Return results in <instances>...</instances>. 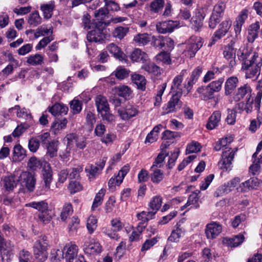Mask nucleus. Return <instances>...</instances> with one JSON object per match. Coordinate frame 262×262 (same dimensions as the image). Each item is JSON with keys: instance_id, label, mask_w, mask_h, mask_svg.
Masks as SVG:
<instances>
[{"instance_id": "nucleus-19", "label": "nucleus", "mask_w": 262, "mask_h": 262, "mask_svg": "<svg viewBox=\"0 0 262 262\" xmlns=\"http://www.w3.org/2000/svg\"><path fill=\"white\" fill-rule=\"evenodd\" d=\"M118 113L123 120H128L136 116L138 111L133 105L128 104L124 109H119Z\"/></svg>"}, {"instance_id": "nucleus-36", "label": "nucleus", "mask_w": 262, "mask_h": 262, "mask_svg": "<svg viewBox=\"0 0 262 262\" xmlns=\"http://www.w3.org/2000/svg\"><path fill=\"white\" fill-rule=\"evenodd\" d=\"M54 8L55 5L53 2L41 5L40 9L43 12V17L45 19H49L52 17Z\"/></svg>"}, {"instance_id": "nucleus-12", "label": "nucleus", "mask_w": 262, "mask_h": 262, "mask_svg": "<svg viewBox=\"0 0 262 262\" xmlns=\"http://www.w3.org/2000/svg\"><path fill=\"white\" fill-rule=\"evenodd\" d=\"M63 252L66 251L64 258L66 262H73L76 257L78 251V246L72 242L66 245L63 248Z\"/></svg>"}, {"instance_id": "nucleus-10", "label": "nucleus", "mask_w": 262, "mask_h": 262, "mask_svg": "<svg viewBox=\"0 0 262 262\" xmlns=\"http://www.w3.org/2000/svg\"><path fill=\"white\" fill-rule=\"evenodd\" d=\"M240 182V179L238 177L234 178L231 180L224 185L221 186L215 192L214 195L219 196L220 195L227 194L237 186Z\"/></svg>"}, {"instance_id": "nucleus-40", "label": "nucleus", "mask_w": 262, "mask_h": 262, "mask_svg": "<svg viewBox=\"0 0 262 262\" xmlns=\"http://www.w3.org/2000/svg\"><path fill=\"white\" fill-rule=\"evenodd\" d=\"M26 207H32L39 211L42 212L48 209V203L45 201L39 202H32L26 204Z\"/></svg>"}, {"instance_id": "nucleus-3", "label": "nucleus", "mask_w": 262, "mask_h": 262, "mask_svg": "<svg viewBox=\"0 0 262 262\" xmlns=\"http://www.w3.org/2000/svg\"><path fill=\"white\" fill-rule=\"evenodd\" d=\"M181 97L173 94L169 101L163 107L161 115H165L180 110L183 105V102L180 100Z\"/></svg>"}, {"instance_id": "nucleus-23", "label": "nucleus", "mask_w": 262, "mask_h": 262, "mask_svg": "<svg viewBox=\"0 0 262 262\" xmlns=\"http://www.w3.org/2000/svg\"><path fill=\"white\" fill-rule=\"evenodd\" d=\"M221 113L219 111L214 112L208 119L206 125V128L209 130L215 128L221 121Z\"/></svg>"}, {"instance_id": "nucleus-14", "label": "nucleus", "mask_w": 262, "mask_h": 262, "mask_svg": "<svg viewBox=\"0 0 262 262\" xmlns=\"http://www.w3.org/2000/svg\"><path fill=\"white\" fill-rule=\"evenodd\" d=\"M185 71H182L180 74L174 78L171 86V90L173 94L182 96L183 93V86L182 82L183 80V76Z\"/></svg>"}, {"instance_id": "nucleus-37", "label": "nucleus", "mask_w": 262, "mask_h": 262, "mask_svg": "<svg viewBox=\"0 0 262 262\" xmlns=\"http://www.w3.org/2000/svg\"><path fill=\"white\" fill-rule=\"evenodd\" d=\"M134 41L139 46H145L151 41L150 35L146 33H139L134 36Z\"/></svg>"}, {"instance_id": "nucleus-17", "label": "nucleus", "mask_w": 262, "mask_h": 262, "mask_svg": "<svg viewBox=\"0 0 262 262\" xmlns=\"http://www.w3.org/2000/svg\"><path fill=\"white\" fill-rule=\"evenodd\" d=\"M249 10L247 9H243L236 18L234 25V30L236 35L239 34L242 31V27L247 19L249 15Z\"/></svg>"}, {"instance_id": "nucleus-53", "label": "nucleus", "mask_w": 262, "mask_h": 262, "mask_svg": "<svg viewBox=\"0 0 262 262\" xmlns=\"http://www.w3.org/2000/svg\"><path fill=\"white\" fill-rule=\"evenodd\" d=\"M164 0H154L150 4V9L154 13H158L164 6Z\"/></svg>"}, {"instance_id": "nucleus-1", "label": "nucleus", "mask_w": 262, "mask_h": 262, "mask_svg": "<svg viewBox=\"0 0 262 262\" xmlns=\"http://www.w3.org/2000/svg\"><path fill=\"white\" fill-rule=\"evenodd\" d=\"M262 84L261 80L258 81L256 88L258 90L254 99L251 100V87L248 84H245L238 88L236 91L233 99L235 101H239L245 99L246 103L245 110L247 113H250L252 110V104H254L255 110L258 113H260L261 99L262 98Z\"/></svg>"}, {"instance_id": "nucleus-50", "label": "nucleus", "mask_w": 262, "mask_h": 262, "mask_svg": "<svg viewBox=\"0 0 262 262\" xmlns=\"http://www.w3.org/2000/svg\"><path fill=\"white\" fill-rule=\"evenodd\" d=\"M167 156V154H165L163 152H160V154H159L157 158L155 159V160L151 167V169H159V168H161L162 166H163V163L164 162V160Z\"/></svg>"}, {"instance_id": "nucleus-63", "label": "nucleus", "mask_w": 262, "mask_h": 262, "mask_svg": "<svg viewBox=\"0 0 262 262\" xmlns=\"http://www.w3.org/2000/svg\"><path fill=\"white\" fill-rule=\"evenodd\" d=\"M179 154L180 150L179 149H176L171 154L167 165V168L168 169H170L173 168L175 165V162L177 160Z\"/></svg>"}, {"instance_id": "nucleus-39", "label": "nucleus", "mask_w": 262, "mask_h": 262, "mask_svg": "<svg viewBox=\"0 0 262 262\" xmlns=\"http://www.w3.org/2000/svg\"><path fill=\"white\" fill-rule=\"evenodd\" d=\"M42 18L38 11H35L31 13L28 16V23L31 27H35L40 24Z\"/></svg>"}, {"instance_id": "nucleus-5", "label": "nucleus", "mask_w": 262, "mask_h": 262, "mask_svg": "<svg viewBox=\"0 0 262 262\" xmlns=\"http://www.w3.org/2000/svg\"><path fill=\"white\" fill-rule=\"evenodd\" d=\"M202 38L200 37L192 36L187 41L186 51L190 57H193L198 51L202 47Z\"/></svg>"}, {"instance_id": "nucleus-42", "label": "nucleus", "mask_w": 262, "mask_h": 262, "mask_svg": "<svg viewBox=\"0 0 262 262\" xmlns=\"http://www.w3.org/2000/svg\"><path fill=\"white\" fill-rule=\"evenodd\" d=\"M145 228V226H142L141 225H138L136 230L133 231L130 235L129 241L131 242L139 241L141 238L142 232Z\"/></svg>"}, {"instance_id": "nucleus-7", "label": "nucleus", "mask_w": 262, "mask_h": 262, "mask_svg": "<svg viewBox=\"0 0 262 262\" xmlns=\"http://www.w3.org/2000/svg\"><path fill=\"white\" fill-rule=\"evenodd\" d=\"M18 181L20 182L22 186L26 187L29 191H33L35 187L36 179L33 174L31 172L28 171L22 172Z\"/></svg>"}, {"instance_id": "nucleus-29", "label": "nucleus", "mask_w": 262, "mask_h": 262, "mask_svg": "<svg viewBox=\"0 0 262 262\" xmlns=\"http://www.w3.org/2000/svg\"><path fill=\"white\" fill-rule=\"evenodd\" d=\"M49 248V242L47 239V237L45 235L40 236L39 239L34 243L33 247V250H36L37 249L39 251H47Z\"/></svg>"}, {"instance_id": "nucleus-16", "label": "nucleus", "mask_w": 262, "mask_h": 262, "mask_svg": "<svg viewBox=\"0 0 262 262\" xmlns=\"http://www.w3.org/2000/svg\"><path fill=\"white\" fill-rule=\"evenodd\" d=\"M222 230V226L214 222L207 225L205 233L208 239H213L220 234Z\"/></svg>"}, {"instance_id": "nucleus-44", "label": "nucleus", "mask_w": 262, "mask_h": 262, "mask_svg": "<svg viewBox=\"0 0 262 262\" xmlns=\"http://www.w3.org/2000/svg\"><path fill=\"white\" fill-rule=\"evenodd\" d=\"M43 57L39 54H36L34 55L30 56L27 60V62L31 66H36L40 65L43 62Z\"/></svg>"}, {"instance_id": "nucleus-21", "label": "nucleus", "mask_w": 262, "mask_h": 262, "mask_svg": "<svg viewBox=\"0 0 262 262\" xmlns=\"http://www.w3.org/2000/svg\"><path fill=\"white\" fill-rule=\"evenodd\" d=\"M224 57L229 60V66L233 68L236 64L235 63V50L232 45L228 44L225 47L223 52Z\"/></svg>"}, {"instance_id": "nucleus-15", "label": "nucleus", "mask_w": 262, "mask_h": 262, "mask_svg": "<svg viewBox=\"0 0 262 262\" xmlns=\"http://www.w3.org/2000/svg\"><path fill=\"white\" fill-rule=\"evenodd\" d=\"M176 21L172 20L160 22L156 25L158 32L160 33L164 34L171 33L177 26Z\"/></svg>"}, {"instance_id": "nucleus-20", "label": "nucleus", "mask_w": 262, "mask_h": 262, "mask_svg": "<svg viewBox=\"0 0 262 262\" xmlns=\"http://www.w3.org/2000/svg\"><path fill=\"white\" fill-rule=\"evenodd\" d=\"M95 101L97 110L99 113L102 114L103 112L110 111V108L107 100L104 96L101 95L97 96L95 97Z\"/></svg>"}, {"instance_id": "nucleus-52", "label": "nucleus", "mask_w": 262, "mask_h": 262, "mask_svg": "<svg viewBox=\"0 0 262 262\" xmlns=\"http://www.w3.org/2000/svg\"><path fill=\"white\" fill-rule=\"evenodd\" d=\"M226 4L223 2H219L214 7L212 14L223 17Z\"/></svg>"}, {"instance_id": "nucleus-51", "label": "nucleus", "mask_w": 262, "mask_h": 262, "mask_svg": "<svg viewBox=\"0 0 262 262\" xmlns=\"http://www.w3.org/2000/svg\"><path fill=\"white\" fill-rule=\"evenodd\" d=\"M244 235L239 234L229 238L228 244L230 247H235L240 245L244 242Z\"/></svg>"}, {"instance_id": "nucleus-33", "label": "nucleus", "mask_w": 262, "mask_h": 262, "mask_svg": "<svg viewBox=\"0 0 262 262\" xmlns=\"http://www.w3.org/2000/svg\"><path fill=\"white\" fill-rule=\"evenodd\" d=\"M150 171L152 172L150 174L151 181L154 184H159L164 178V172L159 168H150Z\"/></svg>"}, {"instance_id": "nucleus-31", "label": "nucleus", "mask_w": 262, "mask_h": 262, "mask_svg": "<svg viewBox=\"0 0 262 262\" xmlns=\"http://www.w3.org/2000/svg\"><path fill=\"white\" fill-rule=\"evenodd\" d=\"M260 28L259 21H256L251 24L248 29V35L247 39L249 42H253L255 39L257 37L258 31Z\"/></svg>"}, {"instance_id": "nucleus-8", "label": "nucleus", "mask_w": 262, "mask_h": 262, "mask_svg": "<svg viewBox=\"0 0 262 262\" xmlns=\"http://www.w3.org/2000/svg\"><path fill=\"white\" fill-rule=\"evenodd\" d=\"M262 149V141H260L257 146L256 151L252 155L253 164L249 167V172L253 175H256V173L259 172L261 163V158H262V155L260 154L259 157L257 158V154Z\"/></svg>"}, {"instance_id": "nucleus-18", "label": "nucleus", "mask_w": 262, "mask_h": 262, "mask_svg": "<svg viewBox=\"0 0 262 262\" xmlns=\"http://www.w3.org/2000/svg\"><path fill=\"white\" fill-rule=\"evenodd\" d=\"M262 58H259V61L258 62L256 60L255 61L254 63H252V65L250 66L249 69V71L246 72V78H255L256 79L260 74L261 67L262 66Z\"/></svg>"}, {"instance_id": "nucleus-38", "label": "nucleus", "mask_w": 262, "mask_h": 262, "mask_svg": "<svg viewBox=\"0 0 262 262\" xmlns=\"http://www.w3.org/2000/svg\"><path fill=\"white\" fill-rule=\"evenodd\" d=\"M115 90L116 94L125 99H129L131 97L132 91L128 86L122 85L116 88Z\"/></svg>"}, {"instance_id": "nucleus-54", "label": "nucleus", "mask_w": 262, "mask_h": 262, "mask_svg": "<svg viewBox=\"0 0 262 262\" xmlns=\"http://www.w3.org/2000/svg\"><path fill=\"white\" fill-rule=\"evenodd\" d=\"M115 73L116 78L122 80L128 76L130 71L122 67H118L115 71Z\"/></svg>"}, {"instance_id": "nucleus-35", "label": "nucleus", "mask_w": 262, "mask_h": 262, "mask_svg": "<svg viewBox=\"0 0 262 262\" xmlns=\"http://www.w3.org/2000/svg\"><path fill=\"white\" fill-rule=\"evenodd\" d=\"M142 69L149 73H151L155 76L160 75L161 74L162 69L153 62L145 63L142 66Z\"/></svg>"}, {"instance_id": "nucleus-46", "label": "nucleus", "mask_w": 262, "mask_h": 262, "mask_svg": "<svg viewBox=\"0 0 262 262\" xmlns=\"http://www.w3.org/2000/svg\"><path fill=\"white\" fill-rule=\"evenodd\" d=\"M109 12L104 8H101L94 12V16L98 21H105L104 20L108 18Z\"/></svg>"}, {"instance_id": "nucleus-28", "label": "nucleus", "mask_w": 262, "mask_h": 262, "mask_svg": "<svg viewBox=\"0 0 262 262\" xmlns=\"http://www.w3.org/2000/svg\"><path fill=\"white\" fill-rule=\"evenodd\" d=\"M68 111V107L67 106L58 103H56L52 107H49V112L54 116L67 114Z\"/></svg>"}, {"instance_id": "nucleus-32", "label": "nucleus", "mask_w": 262, "mask_h": 262, "mask_svg": "<svg viewBox=\"0 0 262 262\" xmlns=\"http://www.w3.org/2000/svg\"><path fill=\"white\" fill-rule=\"evenodd\" d=\"M131 77L133 82L137 85L138 89L145 90L146 79L143 76L135 73L132 75Z\"/></svg>"}, {"instance_id": "nucleus-11", "label": "nucleus", "mask_w": 262, "mask_h": 262, "mask_svg": "<svg viewBox=\"0 0 262 262\" xmlns=\"http://www.w3.org/2000/svg\"><path fill=\"white\" fill-rule=\"evenodd\" d=\"M205 14L203 9H198L195 11V15L191 19L192 29L195 31H199L203 26V20Z\"/></svg>"}, {"instance_id": "nucleus-41", "label": "nucleus", "mask_w": 262, "mask_h": 262, "mask_svg": "<svg viewBox=\"0 0 262 262\" xmlns=\"http://www.w3.org/2000/svg\"><path fill=\"white\" fill-rule=\"evenodd\" d=\"M26 156V150L19 144L16 145L13 148V159L20 161Z\"/></svg>"}, {"instance_id": "nucleus-4", "label": "nucleus", "mask_w": 262, "mask_h": 262, "mask_svg": "<svg viewBox=\"0 0 262 262\" xmlns=\"http://www.w3.org/2000/svg\"><path fill=\"white\" fill-rule=\"evenodd\" d=\"M230 150L231 148H229L228 150L223 151L222 159L219 162V166L223 170L230 171L232 169L235 151Z\"/></svg>"}, {"instance_id": "nucleus-6", "label": "nucleus", "mask_w": 262, "mask_h": 262, "mask_svg": "<svg viewBox=\"0 0 262 262\" xmlns=\"http://www.w3.org/2000/svg\"><path fill=\"white\" fill-rule=\"evenodd\" d=\"M244 50H243L242 52L240 49L237 53V56L239 60L244 61L242 63V69L248 70L250 66L252 65L253 63H254L255 61H256V59L258 57V55L257 53H254L252 56L250 57L251 53L248 52L247 49L245 50V52H244Z\"/></svg>"}, {"instance_id": "nucleus-61", "label": "nucleus", "mask_w": 262, "mask_h": 262, "mask_svg": "<svg viewBox=\"0 0 262 262\" xmlns=\"http://www.w3.org/2000/svg\"><path fill=\"white\" fill-rule=\"evenodd\" d=\"M105 3V6L106 9L109 12V11H118L120 10V7L119 4L113 0H104Z\"/></svg>"}, {"instance_id": "nucleus-62", "label": "nucleus", "mask_w": 262, "mask_h": 262, "mask_svg": "<svg viewBox=\"0 0 262 262\" xmlns=\"http://www.w3.org/2000/svg\"><path fill=\"white\" fill-rule=\"evenodd\" d=\"M38 217L39 221L45 224L49 223L52 219V215L50 214V211L48 209L42 212H39Z\"/></svg>"}, {"instance_id": "nucleus-58", "label": "nucleus", "mask_w": 262, "mask_h": 262, "mask_svg": "<svg viewBox=\"0 0 262 262\" xmlns=\"http://www.w3.org/2000/svg\"><path fill=\"white\" fill-rule=\"evenodd\" d=\"M33 254L36 260L39 262H43L47 259L48 253L46 250L39 251L36 249L33 250Z\"/></svg>"}, {"instance_id": "nucleus-34", "label": "nucleus", "mask_w": 262, "mask_h": 262, "mask_svg": "<svg viewBox=\"0 0 262 262\" xmlns=\"http://www.w3.org/2000/svg\"><path fill=\"white\" fill-rule=\"evenodd\" d=\"M3 186L6 190L10 191L12 190L16 186L17 182L15 178L13 176H9L5 177L3 180Z\"/></svg>"}, {"instance_id": "nucleus-56", "label": "nucleus", "mask_w": 262, "mask_h": 262, "mask_svg": "<svg viewBox=\"0 0 262 262\" xmlns=\"http://www.w3.org/2000/svg\"><path fill=\"white\" fill-rule=\"evenodd\" d=\"M156 58L158 61L162 62L164 64H170L171 63L170 55L166 52H162L160 53L157 55Z\"/></svg>"}, {"instance_id": "nucleus-49", "label": "nucleus", "mask_w": 262, "mask_h": 262, "mask_svg": "<svg viewBox=\"0 0 262 262\" xmlns=\"http://www.w3.org/2000/svg\"><path fill=\"white\" fill-rule=\"evenodd\" d=\"M129 170V166L127 165L124 166L118 172L116 176V184L120 185L126 174Z\"/></svg>"}, {"instance_id": "nucleus-64", "label": "nucleus", "mask_w": 262, "mask_h": 262, "mask_svg": "<svg viewBox=\"0 0 262 262\" xmlns=\"http://www.w3.org/2000/svg\"><path fill=\"white\" fill-rule=\"evenodd\" d=\"M97 220L94 216H90L87 221L86 227L90 234L93 233L96 229Z\"/></svg>"}, {"instance_id": "nucleus-55", "label": "nucleus", "mask_w": 262, "mask_h": 262, "mask_svg": "<svg viewBox=\"0 0 262 262\" xmlns=\"http://www.w3.org/2000/svg\"><path fill=\"white\" fill-rule=\"evenodd\" d=\"M40 146V141L36 137L31 138L28 142V148L32 152L37 151Z\"/></svg>"}, {"instance_id": "nucleus-59", "label": "nucleus", "mask_w": 262, "mask_h": 262, "mask_svg": "<svg viewBox=\"0 0 262 262\" xmlns=\"http://www.w3.org/2000/svg\"><path fill=\"white\" fill-rule=\"evenodd\" d=\"M28 166L32 170H35L37 168H40L42 166V162L35 157H31L28 162Z\"/></svg>"}, {"instance_id": "nucleus-47", "label": "nucleus", "mask_w": 262, "mask_h": 262, "mask_svg": "<svg viewBox=\"0 0 262 262\" xmlns=\"http://www.w3.org/2000/svg\"><path fill=\"white\" fill-rule=\"evenodd\" d=\"M105 192V190L104 189H101L96 194L92 206V209L93 210H94L96 208H97L101 204Z\"/></svg>"}, {"instance_id": "nucleus-45", "label": "nucleus", "mask_w": 262, "mask_h": 262, "mask_svg": "<svg viewBox=\"0 0 262 262\" xmlns=\"http://www.w3.org/2000/svg\"><path fill=\"white\" fill-rule=\"evenodd\" d=\"M64 258L63 250L53 249L51 251L50 259L52 262H58Z\"/></svg>"}, {"instance_id": "nucleus-13", "label": "nucleus", "mask_w": 262, "mask_h": 262, "mask_svg": "<svg viewBox=\"0 0 262 262\" xmlns=\"http://www.w3.org/2000/svg\"><path fill=\"white\" fill-rule=\"evenodd\" d=\"M52 170L50 164L45 163L42 170V179L45 184V189L48 190L50 188V184L53 180Z\"/></svg>"}, {"instance_id": "nucleus-43", "label": "nucleus", "mask_w": 262, "mask_h": 262, "mask_svg": "<svg viewBox=\"0 0 262 262\" xmlns=\"http://www.w3.org/2000/svg\"><path fill=\"white\" fill-rule=\"evenodd\" d=\"M129 29L126 27H118L116 28L113 32V36L119 39L123 38L128 32Z\"/></svg>"}, {"instance_id": "nucleus-24", "label": "nucleus", "mask_w": 262, "mask_h": 262, "mask_svg": "<svg viewBox=\"0 0 262 262\" xmlns=\"http://www.w3.org/2000/svg\"><path fill=\"white\" fill-rule=\"evenodd\" d=\"M130 58L133 61L144 63L148 59V55L141 50L136 49L130 54Z\"/></svg>"}, {"instance_id": "nucleus-2", "label": "nucleus", "mask_w": 262, "mask_h": 262, "mask_svg": "<svg viewBox=\"0 0 262 262\" xmlns=\"http://www.w3.org/2000/svg\"><path fill=\"white\" fill-rule=\"evenodd\" d=\"M110 21H98L88 33L86 37L90 42L102 43L106 37L105 32V28L110 24Z\"/></svg>"}, {"instance_id": "nucleus-30", "label": "nucleus", "mask_w": 262, "mask_h": 262, "mask_svg": "<svg viewBox=\"0 0 262 262\" xmlns=\"http://www.w3.org/2000/svg\"><path fill=\"white\" fill-rule=\"evenodd\" d=\"M197 92L200 94V98L203 100H207L213 98L214 92L208 85L206 86L200 87L197 89Z\"/></svg>"}, {"instance_id": "nucleus-22", "label": "nucleus", "mask_w": 262, "mask_h": 262, "mask_svg": "<svg viewBox=\"0 0 262 262\" xmlns=\"http://www.w3.org/2000/svg\"><path fill=\"white\" fill-rule=\"evenodd\" d=\"M0 252L2 259L3 261L10 258L11 253L8 249L6 239L4 238L3 233L0 230Z\"/></svg>"}, {"instance_id": "nucleus-57", "label": "nucleus", "mask_w": 262, "mask_h": 262, "mask_svg": "<svg viewBox=\"0 0 262 262\" xmlns=\"http://www.w3.org/2000/svg\"><path fill=\"white\" fill-rule=\"evenodd\" d=\"M151 45L156 48L162 49L165 47V37L163 36H152Z\"/></svg>"}, {"instance_id": "nucleus-9", "label": "nucleus", "mask_w": 262, "mask_h": 262, "mask_svg": "<svg viewBox=\"0 0 262 262\" xmlns=\"http://www.w3.org/2000/svg\"><path fill=\"white\" fill-rule=\"evenodd\" d=\"M83 250L86 254L92 255L99 253L101 251V246L98 242L94 238H90L84 243Z\"/></svg>"}, {"instance_id": "nucleus-60", "label": "nucleus", "mask_w": 262, "mask_h": 262, "mask_svg": "<svg viewBox=\"0 0 262 262\" xmlns=\"http://www.w3.org/2000/svg\"><path fill=\"white\" fill-rule=\"evenodd\" d=\"M73 212V208L71 204H66L63 206L60 214V217L62 221H65L68 216Z\"/></svg>"}, {"instance_id": "nucleus-25", "label": "nucleus", "mask_w": 262, "mask_h": 262, "mask_svg": "<svg viewBox=\"0 0 262 262\" xmlns=\"http://www.w3.org/2000/svg\"><path fill=\"white\" fill-rule=\"evenodd\" d=\"M107 49L111 54L113 55L114 57L118 59L120 61H125L126 60L125 55L115 44L111 43L107 47Z\"/></svg>"}, {"instance_id": "nucleus-26", "label": "nucleus", "mask_w": 262, "mask_h": 262, "mask_svg": "<svg viewBox=\"0 0 262 262\" xmlns=\"http://www.w3.org/2000/svg\"><path fill=\"white\" fill-rule=\"evenodd\" d=\"M238 79L235 76H231L228 78L225 84V94L226 95H230L237 86Z\"/></svg>"}, {"instance_id": "nucleus-48", "label": "nucleus", "mask_w": 262, "mask_h": 262, "mask_svg": "<svg viewBox=\"0 0 262 262\" xmlns=\"http://www.w3.org/2000/svg\"><path fill=\"white\" fill-rule=\"evenodd\" d=\"M162 203V198L159 196H156L152 198V200L149 204V207L151 210L157 212L161 207Z\"/></svg>"}, {"instance_id": "nucleus-27", "label": "nucleus", "mask_w": 262, "mask_h": 262, "mask_svg": "<svg viewBox=\"0 0 262 262\" xmlns=\"http://www.w3.org/2000/svg\"><path fill=\"white\" fill-rule=\"evenodd\" d=\"M58 144L59 142L55 140L48 142L46 145L47 156H49L51 158L56 157L57 155Z\"/></svg>"}]
</instances>
